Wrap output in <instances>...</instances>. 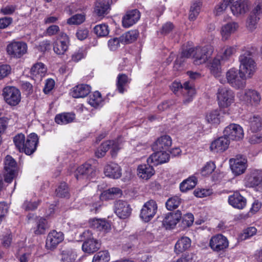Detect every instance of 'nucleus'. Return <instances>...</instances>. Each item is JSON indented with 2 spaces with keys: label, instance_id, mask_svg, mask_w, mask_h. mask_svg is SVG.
<instances>
[{
  "label": "nucleus",
  "instance_id": "obj_25",
  "mask_svg": "<svg viewBox=\"0 0 262 262\" xmlns=\"http://www.w3.org/2000/svg\"><path fill=\"white\" fill-rule=\"evenodd\" d=\"M242 99L248 104L257 106L259 104L261 100V97L259 93L252 90H246Z\"/></svg>",
  "mask_w": 262,
  "mask_h": 262
},
{
  "label": "nucleus",
  "instance_id": "obj_34",
  "mask_svg": "<svg viewBox=\"0 0 262 262\" xmlns=\"http://www.w3.org/2000/svg\"><path fill=\"white\" fill-rule=\"evenodd\" d=\"M100 244L98 240L94 238L84 241L82 246V250L88 253H93L99 249Z\"/></svg>",
  "mask_w": 262,
  "mask_h": 262
},
{
  "label": "nucleus",
  "instance_id": "obj_21",
  "mask_svg": "<svg viewBox=\"0 0 262 262\" xmlns=\"http://www.w3.org/2000/svg\"><path fill=\"white\" fill-rule=\"evenodd\" d=\"M261 182V174L258 170H252L246 176L244 179L245 185L247 187L257 186Z\"/></svg>",
  "mask_w": 262,
  "mask_h": 262
},
{
  "label": "nucleus",
  "instance_id": "obj_15",
  "mask_svg": "<svg viewBox=\"0 0 262 262\" xmlns=\"http://www.w3.org/2000/svg\"><path fill=\"white\" fill-rule=\"evenodd\" d=\"M229 245L227 238L222 234H216L210 239L209 246L214 251L219 252L226 249Z\"/></svg>",
  "mask_w": 262,
  "mask_h": 262
},
{
  "label": "nucleus",
  "instance_id": "obj_48",
  "mask_svg": "<svg viewBox=\"0 0 262 262\" xmlns=\"http://www.w3.org/2000/svg\"><path fill=\"white\" fill-rule=\"evenodd\" d=\"M25 136L22 133L18 134L13 137V142L16 148L21 152L25 143Z\"/></svg>",
  "mask_w": 262,
  "mask_h": 262
},
{
  "label": "nucleus",
  "instance_id": "obj_11",
  "mask_svg": "<svg viewBox=\"0 0 262 262\" xmlns=\"http://www.w3.org/2000/svg\"><path fill=\"white\" fill-rule=\"evenodd\" d=\"M96 172L94 166L86 163L77 168L74 175L77 180L90 179L96 176Z\"/></svg>",
  "mask_w": 262,
  "mask_h": 262
},
{
  "label": "nucleus",
  "instance_id": "obj_46",
  "mask_svg": "<svg viewBox=\"0 0 262 262\" xmlns=\"http://www.w3.org/2000/svg\"><path fill=\"white\" fill-rule=\"evenodd\" d=\"M201 7V1H195L192 3L189 15V19L190 20H194L196 18L200 12Z\"/></svg>",
  "mask_w": 262,
  "mask_h": 262
},
{
  "label": "nucleus",
  "instance_id": "obj_1",
  "mask_svg": "<svg viewBox=\"0 0 262 262\" xmlns=\"http://www.w3.org/2000/svg\"><path fill=\"white\" fill-rule=\"evenodd\" d=\"M236 52L233 47H227L223 52L217 55L210 63L211 73L215 77L220 78L221 74V65L227 61Z\"/></svg>",
  "mask_w": 262,
  "mask_h": 262
},
{
  "label": "nucleus",
  "instance_id": "obj_18",
  "mask_svg": "<svg viewBox=\"0 0 262 262\" xmlns=\"http://www.w3.org/2000/svg\"><path fill=\"white\" fill-rule=\"evenodd\" d=\"M114 210L119 217L125 219L130 215L132 209L127 202L118 200L115 203Z\"/></svg>",
  "mask_w": 262,
  "mask_h": 262
},
{
  "label": "nucleus",
  "instance_id": "obj_26",
  "mask_svg": "<svg viewBox=\"0 0 262 262\" xmlns=\"http://www.w3.org/2000/svg\"><path fill=\"white\" fill-rule=\"evenodd\" d=\"M152 164H141L138 166L137 174L140 178L148 180L155 173V170Z\"/></svg>",
  "mask_w": 262,
  "mask_h": 262
},
{
  "label": "nucleus",
  "instance_id": "obj_55",
  "mask_svg": "<svg viewBox=\"0 0 262 262\" xmlns=\"http://www.w3.org/2000/svg\"><path fill=\"white\" fill-rule=\"evenodd\" d=\"M85 20V15L82 14H75L67 20L69 25H80Z\"/></svg>",
  "mask_w": 262,
  "mask_h": 262
},
{
  "label": "nucleus",
  "instance_id": "obj_28",
  "mask_svg": "<svg viewBox=\"0 0 262 262\" xmlns=\"http://www.w3.org/2000/svg\"><path fill=\"white\" fill-rule=\"evenodd\" d=\"M180 212L176 213L169 212L165 215L162 223L166 229L173 228L181 219Z\"/></svg>",
  "mask_w": 262,
  "mask_h": 262
},
{
  "label": "nucleus",
  "instance_id": "obj_63",
  "mask_svg": "<svg viewBox=\"0 0 262 262\" xmlns=\"http://www.w3.org/2000/svg\"><path fill=\"white\" fill-rule=\"evenodd\" d=\"M89 33V31L87 29L79 28L77 31L76 35L79 40H83L88 37Z\"/></svg>",
  "mask_w": 262,
  "mask_h": 262
},
{
  "label": "nucleus",
  "instance_id": "obj_12",
  "mask_svg": "<svg viewBox=\"0 0 262 262\" xmlns=\"http://www.w3.org/2000/svg\"><path fill=\"white\" fill-rule=\"evenodd\" d=\"M119 145L118 141L115 140H108L102 143L100 146L95 152L96 156L98 158H101L105 155V153L109 149L111 150V154L113 157L117 155L119 150Z\"/></svg>",
  "mask_w": 262,
  "mask_h": 262
},
{
  "label": "nucleus",
  "instance_id": "obj_17",
  "mask_svg": "<svg viewBox=\"0 0 262 262\" xmlns=\"http://www.w3.org/2000/svg\"><path fill=\"white\" fill-rule=\"evenodd\" d=\"M38 143V136L35 133L30 134L27 137L21 152H24L27 155L33 154L36 150Z\"/></svg>",
  "mask_w": 262,
  "mask_h": 262
},
{
  "label": "nucleus",
  "instance_id": "obj_27",
  "mask_svg": "<svg viewBox=\"0 0 262 262\" xmlns=\"http://www.w3.org/2000/svg\"><path fill=\"white\" fill-rule=\"evenodd\" d=\"M104 173L105 176L110 178L118 179L121 176V170L117 164L111 163L104 167Z\"/></svg>",
  "mask_w": 262,
  "mask_h": 262
},
{
  "label": "nucleus",
  "instance_id": "obj_36",
  "mask_svg": "<svg viewBox=\"0 0 262 262\" xmlns=\"http://www.w3.org/2000/svg\"><path fill=\"white\" fill-rule=\"evenodd\" d=\"M238 28V25L235 22L228 23L222 28L221 34L224 39H227L232 33Z\"/></svg>",
  "mask_w": 262,
  "mask_h": 262
},
{
  "label": "nucleus",
  "instance_id": "obj_24",
  "mask_svg": "<svg viewBox=\"0 0 262 262\" xmlns=\"http://www.w3.org/2000/svg\"><path fill=\"white\" fill-rule=\"evenodd\" d=\"M140 18V13L137 9L128 11L122 18V25L125 28H129L136 24Z\"/></svg>",
  "mask_w": 262,
  "mask_h": 262
},
{
  "label": "nucleus",
  "instance_id": "obj_40",
  "mask_svg": "<svg viewBox=\"0 0 262 262\" xmlns=\"http://www.w3.org/2000/svg\"><path fill=\"white\" fill-rule=\"evenodd\" d=\"M139 33L137 30H130L120 36L121 43H130L135 41L138 38Z\"/></svg>",
  "mask_w": 262,
  "mask_h": 262
},
{
  "label": "nucleus",
  "instance_id": "obj_59",
  "mask_svg": "<svg viewBox=\"0 0 262 262\" xmlns=\"http://www.w3.org/2000/svg\"><path fill=\"white\" fill-rule=\"evenodd\" d=\"M255 7L252 10L251 14L260 19L262 17V0H258L255 3Z\"/></svg>",
  "mask_w": 262,
  "mask_h": 262
},
{
  "label": "nucleus",
  "instance_id": "obj_13",
  "mask_svg": "<svg viewBox=\"0 0 262 262\" xmlns=\"http://www.w3.org/2000/svg\"><path fill=\"white\" fill-rule=\"evenodd\" d=\"M157 211V204L155 201L150 200L143 205L140 212V217L145 222H148L156 214Z\"/></svg>",
  "mask_w": 262,
  "mask_h": 262
},
{
  "label": "nucleus",
  "instance_id": "obj_41",
  "mask_svg": "<svg viewBox=\"0 0 262 262\" xmlns=\"http://www.w3.org/2000/svg\"><path fill=\"white\" fill-rule=\"evenodd\" d=\"M197 183V179L192 176L183 181L180 185V189L182 192H186L193 189Z\"/></svg>",
  "mask_w": 262,
  "mask_h": 262
},
{
  "label": "nucleus",
  "instance_id": "obj_62",
  "mask_svg": "<svg viewBox=\"0 0 262 262\" xmlns=\"http://www.w3.org/2000/svg\"><path fill=\"white\" fill-rule=\"evenodd\" d=\"M11 68L9 65L3 64L0 66V80L8 76L11 73Z\"/></svg>",
  "mask_w": 262,
  "mask_h": 262
},
{
  "label": "nucleus",
  "instance_id": "obj_4",
  "mask_svg": "<svg viewBox=\"0 0 262 262\" xmlns=\"http://www.w3.org/2000/svg\"><path fill=\"white\" fill-rule=\"evenodd\" d=\"M251 54L249 51H243L238 57L239 70L245 75L248 74L249 77L254 74L256 70V63L251 57Z\"/></svg>",
  "mask_w": 262,
  "mask_h": 262
},
{
  "label": "nucleus",
  "instance_id": "obj_6",
  "mask_svg": "<svg viewBox=\"0 0 262 262\" xmlns=\"http://www.w3.org/2000/svg\"><path fill=\"white\" fill-rule=\"evenodd\" d=\"M213 52V48L210 45L196 47L193 54L194 63L199 65L206 62Z\"/></svg>",
  "mask_w": 262,
  "mask_h": 262
},
{
  "label": "nucleus",
  "instance_id": "obj_57",
  "mask_svg": "<svg viewBox=\"0 0 262 262\" xmlns=\"http://www.w3.org/2000/svg\"><path fill=\"white\" fill-rule=\"evenodd\" d=\"M215 169V165L212 162H207L202 168L201 173L203 176L211 174Z\"/></svg>",
  "mask_w": 262,
  "mask_h": 262
},
{
  "label": "nucleus",
  "instance_id": "obj_19",
  "mask_svg": "<svg viewBox=\"0 0 262 262\" xmlns=\"http://www.w3.org/2000/svg\"><path fill=\"white\" fill-rule=\"evenodd\" d=\"M157 150L147 159V163L152 164L154 166H157L168 161L170 157L167 151L162 150Z\"/></svg>",
  "mask_w": 262,
  "mask_h": 262
},
{
  "label": "nucleus",
  "instance_id": "obj_31",
  "mask_svg": "<svg viewBox=\"0 0 262 262\" xmlns=\"http://www.w3.org/2000/svg\"><path fill=\"white\" fill-rule=\"evenodd\" d=\"M110 8V0H97L95 5L94 12L98 16H103L108 13Z\"/></svg>",
  "mask_w": 262,
  "mask_h": 262
},
{
  "label": "nucleus",
  "instance_id": "obj_47",
  "mask_svg": "<svg viewBox=\"0 0 262 262\" xmlns=\"http://www.w3.org/2000/svg\"><path fill=\"white\" fill-rule=\"evenodd\" d=\"M93 30L98 37H105L109 34L108 27L105 24L96 25Z\"/></svg>",
  "mask_w": 262,
  "mask_h": 262
},
{
  "label": "nucleus",
  "instance_id": "obj_16",
  "mask_svg": "<svg viewBox=\"0 0 262 262\" xmlns=\"http://www.w3.org/2000/svg\"><path fill=\"white\" fill-rule=\"evenodd\" d=\"M64 239V235L61 232L56 230L51 231L48 235L46 246L48 249L53 250Z\"/></svg>",
  "mask_w": 262,
  "mask_h": 262
},
{
  "label": "nucleus",
  "instance_id": "obj_54",
  "mask_svg": "<svg viewBox=\"0 0 262 262\" xmlns=\"http://www.w3.org/2000/svg\"><path fill=\"white\" fill-rule=\"evenodd\" d=\"M56 194L59 197H67L69 196V188L67 184L62 182L61 183L58 188L56 189Z\"/></svg>",
  "mask_w": 262,
  "mask_h": 262
},
{
  "label": "nucleus",
  "instance_id": "obj_29",
  "mask_svg": "<svg viewBox=\"0 0 262 262\" xmlns=\"http://www.w3.org/2000/svg\"><path fill=\"white\" fill-rule=\"evenodd\" d=\"M172 144L170 136L164 135L159 138L155 142L152 148L155 150H168Z\"/></svg>",
  "mask_w": 262,
  "mask_h": 262
},
{
  "label": "nucleus",
  "instance_id": "obj_10",
  "mask_svg": "<svg viewBox=\"0 0 262 262\" xmlns=\"http://www.w3.org/2000/svg\"><path fill=\"white\" fill-rule=\"evenodd\" d=\"M27 45L22 41H13L7 47V52L12 58H20L27 53Z\"/></svg>",
  "mask_w": 262,
  "mask_h": 262
},
{
  "label": "nucleus",
  "instance_id": "obj_7",
  "mask_svg": "<svg viewBox=\"0 0 262 262\" xmlns=\"http://www.w3.org/2000/svg\"><path fill=\"white\" fill-rule=\"evenodd\" d=\"M229 163L232 173L236 176L244 173L248 166L246 158L242 155H237L234 158L230 159Z\"/></svg>",
  "mask_w": 262,
  "mask_h": 262
},
{
  "label": "nucleus",
  "instance_id": "obj_58",
  "mask_svg": "<svg viewBox=\"0 0 262 262\" xmlns=\"http://www.w3.org/2000/svg\"><path fill=\"white\" fill-rule=\"evenodd\" d=\"M194 217L192 213H187L182 217V223L184 228L189 227L192 225Z\"/></svg>",
  "mask_w": 262,
  "mask_h": 262
},
{
  "label": "nucleus",
  "instance_id": "obj_44",
  "mask_svg": "<svg viewBox=\"0 0 262 262\" xmlns=\"http://www.w3.org/2000/svg\"><path fill=\"white\" fill-rule=\"evenodd\" d=\"M103 102L101 94L98 91L90 95L88 103L93 107L97 108L102 106Z\"/></svg>",
  "mask_w": 262,
  "mask_h": 262
},
{
  "label": "nucleus",
  "instance_id": "obj_8",
  "mask_svg": "<svg viewBox=\"0 0 262 262\" xmlns=\"http://www.w3.org/2000/svg\"><path fill=\"white\" fill-rule=\"evenodd\" d=\"M217 97L219 106L222 108H226L233 102L234 96L232 90L223 88L218 90Z\"/></svg>",
  "mask_w": 262,
  "mask_h": 262
},
{
  "label": "nucleus",
  "instance_id": "obj_56",
  "mask_svg": "<svg viewBox=\"0 0 262 262\" xmlns=\"http://www.w3.org/2000/svg\"><path fill=\"white\" fill-rule=\"evenodd\" d=\"M259 19L257 16L250 14L246 23L248 29L251 31H253L256 28V25Z\"/></svg>",
  "mask_w": 262,
  "mask_h": 262
},
{
  "label": "nucleus",
  "instance_id": "obj_51",
  "mask_svg": "<svg viewBox=\"0 0 262 262\" xmlns=\"http://www.w3.org/2000/svg\"><path fill=\"white\" fill-rule=\"evenodd\" d=\"M47 222L46 219L40 218L37 223L36 229L34 230L35 234H43L47 228Z\"/></svg>",
  "mask_w": 262,
  "mask_h": 262
},
{
  "label": "nucleus",
  "instance_id": "obj_43",
  "mask_svg": "<svg viewBox=\"0 0 262 262\" xmlns=\"http://www.w3.org/2000/svg\"><path fill=\"white\" fill-rule=\"evenodd\" d=\"M121 194V191L119 188L113 187L104 191L100 196L102 200L113 199L115 196Z\"/></svg>",
  "mask_w": 262,
  "mask_h": 262
},
{
  "label": "nucleus",
  "instance_id": "obj_64",
  "mask_svg": "<svg viewBox=\"0 0 262 262\" xmlns=\"http://www.w3.org/2000/svg\"><path fill=\"white\" fill-rule=\"evenodd\" d=\"M39 203V202H31L26 201L24 203L22 207L26 211L34 210L37 208Z\"/></svg>",
  "mask_w": 262,
  "mask_h": 262
},
{
  "label": "nucleus",
  "instance_id": "obj_23",
  "mask_svg": "<svg viewBox=\"0 0 262 262\" xmlns=\"http://www.w3.org/2000/svg\"><path fill=\"white\" fill-rule=\"evenodd\" d=\"M228 203L233 208L243 209L247 204V199L238 192H235L228 196Z\"/></svg>",
  "mask_w": 262,
  "mask_h": 262
},
{
  "label": "nucleus",
  "instance_id": "obj_42",
  "mask_svg": "<svg viewBox=\"0 0 262 262\" xmlns=\"http://www.w3.org/2000/svg\"><path fill=\"white\" fill-rule=\"evenodd\" d=\"M249 123L251 130L256 132L262 128V119L258 115H253L249 119Z\"/></svg>",
  "mask_w": 262,
  "mask_h": 262
},
{
  "label": "nucleus",
  "instance_id": "obj_22",
  "mask_svg": "<svg viewBox=\"0 0 262 262\" xmlns=\"http://www.w3.org/2000/svg\"><path fill=\"white\" fill-rule=\"evenodd\" d=\"M229 143V140L224 135L212 142L210 149L214 152H222L227 149Z\"/></svg>",
  "mask_w": 262,
  "mask_h": 262
},
{
  "label": "nucleus",
  "instance_id": "obj_37",
  "mask_svg": "<svg viewBox=\"0 0 262 262\" xmlns=\"http://www.w3.org/2000/svg\"><path fill=\"white\" fill-rule=\"evenodd\" d=\"M191 246V240L187 237H182L177 242L174 247L175 252L177 254L182 253L187 250Z\"/></svg>",
  "mask_w": 262,
  "mask_h": 262
},
{
  "label": "nucleus",
  "instance_id": "obj_14",
  "mask_svg": "<svg viewBox=\"0 0 262 262\" xmlns=\"http://www.w3.org/2000/svg\"><path fill=\"white\" fill-rule=\"evenodd\" d=\"M224 134L229 140L238 141L243 138L244 131L240 125L233 123L225 128Z\"/></svg>",
  "mask_w": 262,
  "mask_h": 262
},
{
  "label": "nucleus",
  "instance_id": "obj_20",
  "mask_svg": "<svg viewBox=\"0 0 262 262\" xmlns=\"http://www.w3.org/2000/svg\"><path fill=\"white\" fill-rule=\"evenodd\" d=\"M60 39L54 43L53 50L57 55L63 54L68 50L69 45V38L68 35L61 32L60 34Z\"/></svg>",
  "mask_w": 262,
  "mask_h": 262
},
{
  "label": "nucleus",
  "instance_id": "obj_32",
  "mask_svg": "<svg viewBox=\"0 0 262 262\" xmlns=\"http://www.w3.org/2000/svg\"><path fill=\"white\" fill-rule=\"evenodd\" d=\"M90 226L98 231L108 232L111 229L110 224L105 220L92 219L89 221Z\"/></svg>",
  "mask_w": 262,
  "mask_h": 262
},
{
  "label": "nucleus",
  "instance_id": "obj_35",
  "mask_svg": "<svg viewBox=\"0 0 262 262\" xmlns=\"http://www.w3.org/2000/svg\"><path fill=\"white\" fill-rule=\"evenodd\" d=\"M75 119V115L73 113H63L56 115L55 121L58 124L63 125L72 122Z\"/></svg>",
  "mask_w": 262,
  "mask_h": 262
},
{
  "label": "nucleus",
  "instance_id": "obj_61",
  "mask_svg": "<svg viewBox=\"0 0 262 262\" xmlns=\"http://www.w3.org/2000/svg\"><path fill=\"white\" fill-rule=\"evenodd\" d=\"M256 231L257 229L254 227H249L244 231L243 233L241 235V238L245 240L255 235Z\"/></svg>",
  "mask_w": 262,
  "mask_h": 262
},
{
  "label": "nucleus",
  "instance_id": "obj_2",
  "mask_svg": "<svg viewBox=\"0 0 262 262\" xmlns=\"http://www.w3.org/2000/svg\"><path fill=\"white\" fill-rule=\"evenodd\" d=\"M170 89L175 94H177L180 91L184 95L183 102L187 104L191 102L195 94V90L192 83L190 81H186L182 85L180 82L174 81L172 83Z\"/></svg>",
  "mask_w": 262,
  "mask_h": 262
},
{
  "label": "nucleus",
  "instance_id": "obj_52",
  "mask_svg": "<svg viewBox=\"0 0 262 262\" xmlns=\"http://www.w3.org/2000/svg\"><path fill=\"white\" fill-rule=\"evenodd\" d=\"M233 0H223L215 8L214 13L216 15H220L227 8Z\"/></svg>",
  "mask_w": 262,
  "mask_h": 262
},
{
  "label": "nucleus",
  "instance_id": "obj_33",
  "mask_svg": "<svg viewBox=\"0 0 262 262\" xmlns=\"http://www.w3.org/2000/svg\"><path fill=\"white\" fill-rule=\"evenodd\" d=\"M91 88L88 84H79L73 88L71 94L74 98H83L91 92Z\"/></svg>",
  "mask_w": 262,
  "mask_h": 262
},
{
  "label": "nucleus",
  "instance_id": "obj_39",
  "mask_svg": "<svg viewBox=\"0 0 262 262\" xmlns=\"http://www.w3.org/2000/svg\"><path fill=\"white\" fill-rule=\"evenodd\" d=\"M61 260L63 262H76L77 254L72 248H67L61 251Z\"/></svg>",
  "mask_w": 262,
  "mask_h": 262
},
{
  "label": "nucleus",
  "instance_id": "obj_45",
  "mask_svg": "<svg viewBox=\"0 0 262 262\" xmlns=\"http://www.w3.org/2000/svg\"><path fill=\"white\" fill-rule=\"evenodd\" d=\"M46 72V68L45 65L41 62L37 63L32 67L31 69V74L32 76L41 78L44 76Z\"/></svg>",
  "mask_w": 262,
  "mask_h": 262
},
{
  "label": "nucleus",
  "instance_id": "obj_5",
  "mask_svg": "<svg viewBox=\"0 0 262 262\" xmlns=\"http://www.w3.org/2000/svg\"><path fill=\"white\" fill-rule=\"evenodd\" d=\"M3 96L6 102L11 106H16L20 101L19 90L12 86H6L3 90Z\"/></svg>",
  "mask_w": 262,
  "mask_h": 262
},
{
  "label": "nucleus",
  "instance_id": "obj_30",
  "mask_svg": "<svg viewBox=\"0 0 262 262\" xmlns=\"http://www.w3.org/2000/svg\"><path fill=\"white\" fill-rule=\"evenodd\" d=\"M250 3L248 1L244 0L242 2H236L230 7L231 10L234 15L237 16L245 14L249 10Z\"/></svg>",
  "mask_w": 262,
  "mask_h": 262
},
{
  "label": "nucleus",
  "instance_id": "obj_9",
  "mask_svg": "<svg viewBox=\"0 0 262 262\" xmlns=\"http://www.w3.org/2000/svg\"><path fill=\"white\" fill-rule=\"evenodd\" d=\"M4 165L6 172L5 175V181L7 183H11L17 172V163L11 156L7 155L5 159Z\"/></svg>",
  "mask_w": 262,
  "mask_h": 262
},
{
  "label": "nucleus",
  "instance_id": "obj_3",
  "mask_svg": "<svg viewBox=\"0 0 262 262\" xmlns=\"http://www.w3.org/2000/svg\"><path fill=\"white\" fill-rule=\"evenodd\" d=\"M227 82L236 89H242L246 85V76L240 70L231 68L226 72Z\"/></svg>",
  "mask_w": 262,
  "mask_h": 262
},
{
  "label": "nucleus",
  "instance_id": "obj_49",
  "mask_svg": "<svg viewBox=\"0 0 262 262\" xmlns=\"http://www.w3.org/2000/svg\"><path fill=\"white\" fill-rule=\"evenodd\" d=\"M110 256L107 251H101L97 253L93 257L92 262H108Z\"/></svg>",
  "mask_w": 262,
  "mask_h": 262
},
{
  "label": "nucleus",
  "instance_id": "obj_53",
  "mask_svg": "<svg viewBox=\"0 0 262 262\" xmlns=\"http://www.w3.org/2000/svg\"><path fill=\"white\" fill-rule=\"evenodd\" d=\"M206 119L208 123L212 124H217L220 121L219 113L217 111L211 112L206 115Z\"/></svg>",
  "mask_w": 262,
  "mask_h": 262
},
{
  "label": "nucleus",
  "instance_id": "obj_38",
  "mask_svg": "<svg viewBox=\"0 0 262 262\" xmlns=\"http://www.w3.org/2000/svg\"><path fill=\"white\" fill-rule=\"evenodd\" d=\"M130 82L127 75L120 74L118 75L117 81V89L120 93H123L126 91V86Z\"/></svg>",
  "mask_w": 262,
  "mask_h": 262
},
{
  "label": "nucleus",
  "instance_id": "obj_50",
  "mask_svg": "<svg viewBox=\"0 0 262 262\" xmlns=\"http://www.w3.org/2000/svg\"><path fill=\"white\" fill-rule=\"evenodd\" d=\"M181 202V199L177 196H174L169 198L167 201L166 203V207L168 210H172L178 208Z\"/></svg>",
  "mask_w": 262,
  "mask_h": 262
},
{
  "label": "nucleus",
  "instance_id": "obj_60",
  "mask_svg": "<svg viewBox=\"0 0 262 262\" xmlns=\"http://www.w3.org/2000/svg\"><path fill=\"white\" fill-rule=\"evenodd\" d=\"M120 42H121L120 37L111 38L108 41V47L111 50L115 51L120 46Z\"/></svg>",
  "mask_w": 262,
  "mask_h": 262
}]
</instances>
